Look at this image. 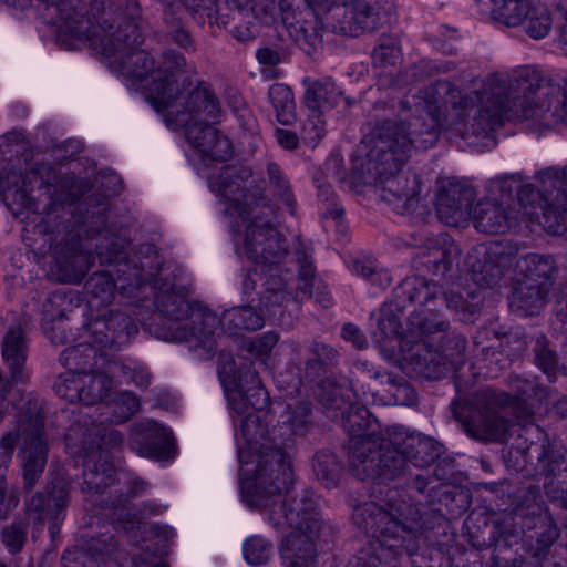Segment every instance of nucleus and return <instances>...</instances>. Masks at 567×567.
I'll use <instances>...</instances> for the list:
<instances>
[{"mask_svg":"<svg viewBox=\"0 0 567 567\" xmlns=\"http://www.w3.org/2000/svg\"><path fill=\"white\" fill-rule=\"evenodd\" d=\"M258 209L239 217L245 225L244 250L249 260L257 265L278 267L277 264L286 256L288 245L269 218L274 210L262 204Z\"/></svg>","mask_w":567,"mask_h":567,"instance_id":"obj_17","label":"nucleus"},{"mask_svg":"<svg viewBox=\"0 0 567 567\" xmlns=\"http://www.w3.org/2000/svg\"><path fill=\"white\" fill-rule=\"evenodd\" d=\"M390 442L401 446L409 465L424 468L434 464L444 454V446L435 439L402 425L386 426Z\"/></svg>","mask_w":567,"mask_h":567,"instance_id":"obj_31","label":"nucleus"},{"mask_svg":"<svg viewBox=\"0 0 567 567\" xmlns=\"http://www.w3.org/2000/svg\"><path fill=\"white\" fill-rule=\"evenodd\" d=\"M113 388V380L103 372H82L80 402L85 405L103 403Z\"/></svg>","mask_w":567,"mask_h":567,"instance_id":"obj_56","label":"nucleus"},{"mask_svg":"<svg viewBox=\"0 0 567 567\" xmlns=\"http://www.w3.org/2000/svg\"><path fill=\"white\" fill-rule=\"evenodd\" d=\"M234 426L241 475L246 476L240 482L241 498L248 507L269 508V516L272 511L279 514L281 506H288L305 493H309L317 503L309 489L289 501L282 499L295 483L291 458L272 440V427L269 430L259 414L249 413L238 420L234 417Z\"/></svg>","mask_w":567,"mask_h":567,"instance_id":"obj_4","label":"nucleus"},{"mask_svg":"<svg viewBox=\"0 0 567 567\" xmlns=\"http://www.w3.org/2000/svg\"><path fill=\"white\" fill-rule=\"evenodd\" d=\"M85 340L64 349L60 362L69 370L79 373L96 364L103 350H117L130 342L138 329L131 315L120 310H107L91 322L84 324Z\"/></svg>","mask_w":567,"mask_h":567,"instance_id":"obj_12","label":"nucleus"},{"mask_svg":"<svg viewBox=\"0 0 567 567\" xmlns=\"http://www.w3.org/2000/svg\"><path fill=\"white\" fill-rule=\"evenodd\" d=\"M532 254L525 252L517 259L512 277L508 307L513 315L526 318L532 315Z\"/></svg>","mask_w":567,"mask_h":567,"instance_id":"obj_38","label":"nucleus"},{"mask_svg":"<svg viewBox=\"0 0 567 567\" xmlns=\"http://www.w3.org/2000/svg\"><path fill=\"white\" fill-rule=\"evenodd\" d=\"M81 551H65L62 559L66 563L78 560L79 556L87 555L100 567H123L128 561L127 555L116 548L114 535L110 528L96 536L89 533L82 536Z\"/></svg>","mask_w":567,"mask_h":567,"instance_id":"obj_35","label":"nucleus"},{"mask_svg":"<svg viewBox=\"0 0 567 567\" xmlns=\"http://www.w3.org/2000/svg\"><path fill=\"white\" fill-rule=\"evenodd\" d=\"M522 247L509 239L485 243L476 249V260L471 265L473 280L482 288L496 285L512 265Z\"/></svg>","mask_w":567,"mask_h":567,"instance_id":"obj_25","label":"nucleus"},{"mask_svg":"<svg viewBox=\"0 0 567 567\" xmlns=\"http://www.w3.org/2000/svg\"><path fill=\"white\" fill-rule=\"evenodd\" d=\"M401 59V49L395 38L382 34L373 49L372 60L377 66L395 65Z\"/></svg>","mask_w":567,"mask_h":567,"instance_id":"obj_63","label":"nucleus"},{"mask_svg":"<svg viewBox=\"0 0 567 567\" xmlns=\"http://www.w3.org/2000/svg\"><path fill=\"white\" fill-rule=\"evenodd\" d=\"M214 125L213 123H202V125L197 123L185 128L187 142L192 146L188 159L198 173L215 162L228 161L234 153L229 138Z\"/></svg>","mask_w":567,"mask_h":567,"instance_id":"obj_26","label":"nucleus"},{"mask_svg":"<svg viewBox=\"0 0 567 567\" xmlns=\"http://www.w3.org/2000/svg\"><path fill=\"white\" fill-rule=\"evenodd\" d=\"M269 522L275 528L291 529L281 545L282 559L288 561L286 567H315L316 542L331 528L316 511V502L311 495L305 493L288 506H281L279 514L272 511Z\"/></svg>","mask_w":567,"mask_h":567,"instance_id":"obj_11","label":"nucleus"},{"mask_svg":"<svg viewBox=\"0 0 567 567\" xmlns=\"http://www.w3.org/2000/svg\"><path fill=\"white\" fill-rule=\"evenodd\" d=\"M492 192L498 198L485 197L471 208L474 227L485 234L503 233L532 224V181L519 173L493 181Z\"/></svg>","mask_w":567,"mask_h":567,"instance_id":"obj_10","label":"nucleus"},{"mask_svg":"<svg viewBox=\"0 0 567 567\" xmlns=\"http://www.w3.org/2000/svg\"><path fill=\"white\" fill-rule=\"evenodd\" d=\"M567 95L560 80L539 73L534 68V116L545 118L546 126L561 121L567 114Z\"/></svg>","mask_w":567,"mask_h":567,"instance_id":"obj_34","label":"nucleus"},{"mask_svg":"<svg viewBox=\"0 0 567 567\" xmlns=\"http://www.w3.org/2000/svg\"><path fill=\"white\" fill-rule=\"evenodd\" d=\"M184 12H188L200 24L206 19L210 24L227 27L230 23L227 16L219 14L216 0H179L168 3L163 16L164 34L168 41L188 53L195 52L197 48L183 20Z\"/></svg>","mask_w":567,"mask_h":567,"instance_id":"obj_19","label":"nucleus"},{"mask_svg":"<svg viewBox=\"0 0 567 567\" xmlns=\"http://www.w3.org/2000/svg\"><path fill=\"white\" fill-rule=\"evenodd\" d=\"M0 393L7 398L13 385L25 383L30 371L27 365L29 343L20 326H11L1 340Z\"/></svg>","mask_w":567,"mask_h":567,"instance_id":"obj_27","label":"nucleus"},{"mask_svg":"<svg viewBox=\"0 0 567 567\" xmlns=\"http://www.w3.org/2000/svg\"><path fill=\"white\" fill-rule=\"evenodd\" d=\"M277 18L289 32L290 38L309 56L322 49V21L312 0H277Z\"/></svg>","mask_w":567,"mask_h":567,"instance_id":"obj_20","label":"nucleus"},{"mask_svg":"<svg viewBox=\"0 0 567 567\" xmlns=\"http://www.w3.org/2000/svg\"><path fill=\"white\" fill-rule=\"evenodd\" d=\"M256 278L262 281L259 305L266 308L268 317H276L281 313V308L292 301L293 293L280 275L279 268L260 265L259 267L250 269L243 280L244 293L248 295L255 290Z\"/></svg>","mask_w":567,"mask_h":567,"instance_id":"obj_29","label":"nucleus"},{"mask_svg":"<svg viewBox=\"0 0 567 567\" xmlns=\"http://www.w3.org/2000/svg\"><path fill=\"white\" fill-rule=\"evenodd\" d=\"M128 241L106 230L96 244V256L101 265L113 266L114 270L93 272L85 282L89 306L92 309L107 307L116 293L123 297H140L144 289L145 256L137 254L130 258Z\"/></svg>","mask_w":567,"mask_h":567,"instance_id":"obj_9","label":"nucleus"},{"mask_svg":"<svg viewBox=\"0 0 567 567\" xmlns=\"http://www.w3.org/2000/svg\"><path fill=\"white\" fill-rule=\"evenodd\" d=\"M563 461V455H560L558 452L545 447L543 453L538 456V463L540 464L542 471L546 476L544 482L545 494L548 498L558 502L561 507L567 509V488L556 485L553 480L547 482V478L555 476L556 473L560 470V463Z\"/></svg>","mask_w":567,"mask_h":567,"instance_id":"obj_55","label":"nucleus"},{"mask_svg":"<svg viewBox=\"0 0 567 567\" xmlns=\"http://www.w3.org/2000/svg\"><path fill=\"white\" fill-rule=\"evenodd\" d=\"M434 102L450 104L460 110L458 117L465 120V112L476 107L473 123L467 133L487 135L501 126L504 121L528 118L532 102V69L519 66L511 74L495 73L481 81V89L472 95H462L461 91L446 80L433 84Z\"/></svg>","mask_w":567,"mask_h":567,"instance_id":"obj_7","label":"nucleus"},{"mask_svg":"<svg viewBox=\"0 0 567 567\" xmlns=\"http://www.w3.org/2000/svg\"><path fill=\"white\" fill-rule=\"evenodd\" d=\"M56 182L54 169L47 163L35 164L22 176L21 192L25 206L35 213L45 214V230L51 235L53 271L58 280L66 284L80 282L93 264L91 250L82 241V237H94L103 230L85 231L76 217L68 215L64 204L78 198L83 185L73 176Z\"/></svg>","mask_w":567,"mask_h":567,"instance_id":"obj_1","label":"nucleus"},{"mask_svg":"<svg viewBox=\"0 0 567 567\" xmlns=\"http://www.w3.org/2000/svg\"><path fill=\"white\" fill-rule=\"evenodd\" d=\"M351 19V23L343 22L341 27L344 32H348V37H359L377 31L381 24L377 1L352 0Z\"/></svg>","mask_w":567,"mask_h":567,"instance_id":"obj_47","label":"nucleus"},{"mask_svg":"<svg viewBox=\"0 0 567 567\" xmlns=\"http://www.w3.org/2000/svg\"><path fill=\"white\" fill-rule=\"evenodd\" d=\"M313 427L312 403L306 400L287 404L277 425L272 426V440L286 451L293 444V436H303Z\"/></svg>","mask_w":567,"mask_h":567,"instance_id":"obj_36","label":"nucleus"},{"mask_svg":"<svg viewBox=\"0 0 567 567\" xmlns=\"http://www.w3.org/2000/svg\"><path fill=\"white\" fill-rule=\"evenodd\" d=\"M440 289L422 279L405 278L396 290V305L402 299L419 300V308L409 316L408 333L420 338L404 354V364L416 377L439 380L457 370L465 360L466 339L452 330L450 321L436 311Z\"/></svg>","mask_w":567,"mask_h":567,"instance_id":"obj_5","label":"nucleus"},{"mask_svg":"<svg viewBox=\"0 0 567 567\" xmlns=\"http://www.w3.org/2000/svg\"><path fill=\"white\" fill-rule=\"evenodd\" d=\"M296 262L298 265V287L297 297L301 295L303 298L313 297V281H315V266L312 262V256L309 255L305 248L300 247L296 249Z\"/></svg>","mask_w":567,"mask_h":567,"instance_id":"obj_61","label":"nucleus"},{"mask_svg":"<svg viewBox=\"0 0 567 567\" xmlns=\"http://www.w3.org/2000/svg\"><path fill=\"white\" fill-rule=\"evenodd\" d=\"M556 267L551 256L534 254V308H544L554 290Z\"/></svg>","mask_w":567,"mask_h":567,"instance_id":"obj_49","label":"nucleus"},{"mask_svg":"<svg viewBox=\"0 0 567 567\" xmlns=\"http://www.w3.org/2000/svg\"><path fill=\"white\" fill-rule=\"evenodd\" d=\"M184 54L173 49H165L155 61L153 78L147 86V97L156 111L173 106L182 95L177 81L178 74L187 70Z\"/></svg>","mask_w":567,"mask_h":567,"instance_id":"obj_24","label":"nucleus"},{"mask_svg":"<svg viewBox=\"0 0 567 567\" xmlns=\"http://www.w3.org/2000/svg\"><path fill=\"white\" fill-rule=\"evenodd\" d=\"M311 467L313 475L322 486L326 488L338 486L343 467L341 461L332 451H317L311 457Z\"/></svg>","mask_w":567,"mask_h":567,"instance_id":"obj_53","label":"nucleus"},{"mask_svg":"<svg viewBox=\"0 0 567 567\" xmlns=\"http://www.w3.org/2000/svg\"><path fill=\"white\" fill-rule=\"evenodd\" d=\"M367 158L362 166L361 182L375 185L379 196L388 203L393 210L405 214L414 210L420 192V181L415 173L403 171L405 163H396L389 152L380 161L370 156V145L367 143Z\"/></svg>","mask_w":567,"mask_h":567,"instance_id":"obj_14","label":"nucleus"},{"mask_svg":"<svg viewBox=\"0 0 567 567\" xmlns=\"http://www.w3.org/2000/svg\"><path fill=\"white\" fill-rule=\"evenodd\" d=\"M536 498L534 495V505L539 508L537 515L534 513V530L537 536V546L534 548V560L537 563L534 561V567H561L554 555H550V548L559 537V529L548 508H543L536 503Z\"/></svg>","mask_w":567,"mask_h":567,"instance_id":"obj_39","label":"nucleus"},{"mask_svg":"<svg viewBox=\"0 0 567 567\" xmlns=\"http://www.w3.org/2000/svg\"><path fill=\"white\" fill-rule=\"evenodd\" d=\"M106 421L89 416L83 420V444L89 449L99 451L112 450L122 445L123 434L106 425Z\"/></svg>","mask_w":567,"mask_h":567,"instance_id":"obj_48","label":"nucleus"},{"mask_svg":"<svg viewBox=\"0 0 567 567\" xmlns=\"http://www.w3.org/2000/svg\"><path fill=\"white\" fill-rule=\"evenodd\" d=\"M303 105L311 113L324 115L334 109L342 99V92L331 78L311 79L303 81Z\"/></svg>","mask_w":567,"mask_h":567,"instance_id":"obj_42","label":"nucleus"},{"mask_svg":"<svg viewBox=\"0 0 567 567\" xmlns=\"http://www.w3.org/2000/svg\"><path fill=\"white\" fill-rule=\"evenodd\" d=\"M475 199V190L468 185L451 183L442 188L436 199L439 218L447 225L456 226L467 219Z\"/></svg>","mask_w":567,"mask_h":567,"instance_id":"obj_37","label":"nucleus"},{"mask_svg":"<svg viewBox=\"0 0 567 567\" xmlns=\"http://www.w3.org/2000/svg\"><path fill=\"white\" fill-rule=\"evenodd\" d=\"M412 278L422 279L429 286L430 285L435 286L440 289L441 292L439 293L437 297H435V299H437V301H440V302H437L435 305H436V311L442 318H444V316L441 313L442 306H445L449 309H453L456 312L462 313L464 316V320L471 319L474 315H476L480 311V302L475 301L476 296L474 293L470 295L471 300H468L463 295L457 293V292H449V293L444 292L443 288L441 286H439L437 284H435L433 281L427 280L424 277L413 276Z\"/></svg>","mask_w":567,"mask_h":567,"instance_id":"obj_57","label":"nucleus"},{"mask_svg":"<svg viewBox=\"0 0 567 567\" xmlns=\"http://www.w3.org/2000/svg\"><path fill=\"white\" fill-rule=\"evenodd\" d=\"M534 352V362L537 363L550 382L554 381L558 368V358L556 351L549 347V342L545 336L537 338Z\"/></svg>","mask_w":567,"mask_h":567,"instance_id":"obj_64","label":"nucleus"},{"mask_svg":"<svg viewBox=\"0 0 567 567\" xmlns=\"http://www.w3.org/2000/svg\"><path fill=\"white\" fill-rule=\"evenodd\" d=\"M485 532L480 534H470L471 544L476 549H486L494 547V554L504 556L507 551H513V557L525 559V556L532 550V542L525 536L522 527L512 523V519L493 522L485 525Z\"/></svg>","mask_w":567,"mask_h":567,"instance_id":"obj_28","label":"nucleus"},{"mask_svg":"<svg viewBox=\"0 0 567 567\" xmlns=\"http://www.w3.org/2000/svg\"><path fill=\"white\" fill-rule=\"evenodd\" d=\"M236 373H238L237 360L231 354L223 353L219 357L218 375L230 411L241 419L255 412L251 410L244 390L240 389V377L236 375Z\"/></svg>","mask_w":567,"mask_h":567,"instance_id":"obj_40","label":"nucleus"},{"mask_svg":"<svg viewBox=\"0 0 567 567\" xmlns=\"http://www.w3.org/2000/svg\"><path fill=\"white\" fill-rule=\"evenodd\" d=\"M118 488L110 493V505L105 507L113 530L127 534L128 542L140 549L131 557L132 567H166L163 560L165 543L175 536L169 526L142 523L133 513L132 501L148 489V483L140 477H117Z\"/></svg>","mask_w":567,"mask_h":567,"instance_id":"obj_8","label":"nucleus"},{"mask_svg":"<svg viewBox=\"0 0 567 567\" xmlns=\"http://www.w3.org/2000/svg\"><path fill=\"white\" fill-rule=\"evenodd\" d=\"M113 463L101 457L95 461L93 455L83 463L81 492L86 495L85 502L91 505L95 517H107L105 507L110 505V495L104 497L105 489L115 482Z\"/></svg>","mask_w":567,"mask_h":567,"instance_id":"obj_33","label":"nucleus"},{"mask_svg":"<svg viewBox=\"0 0 567 567\" xmlns=\"http://www.w3.org/2000/svg\"><path fill=\"white\" fill-rule=\"evenodd\" d=\"M140 255L145 256L144 288L150 284L154 293L155 312L147 319L135 310L145 331L157 339L169 342H187L193 350L202 349L200 357L208 358L216 348L220 320L218 316L189 299L185 286L169 279L153 244L140 246Z\"/></svg>","mask_w":567,"mask_h":567,"instance_id":"obj_3","label":"nucleus"},{"mask_svg":"<svg viewBox=\"0 0 567 567\" xmlns=\"http://www.w3.org/2000/svg\"><path fill=\"white\" fill-rule=\"evenodd\" d=\"M353 522L367 534L377 538L379 545L361 551L355 567H398L403 557L411 559L412 567H433L424 557L414 558L425 533L435 528H447L446 518L422 503L412 502L396 489H390L382 503L367 502L353 509Z\"/></svg>","mask_w":567,"mask_h":567,"instance_id":"obj_2","label":"nucleus"},{"mask_svg":"<svg viewBox=\"0 0 567 567\" xmlns=\"http://www.w3.org/2000/svg\"><path fill=\"white\" fill-rule=\"evenodd\" d=\"M534 179V190L540 203H550V198L567 199V167H547L539 171Z\"/></svg>","mask_w":567,"mask_h":567,"instance_id":"obj_51","label":"nucleus"},{"mask_svg":"<svg viewBox=\"0 0 567 567\" xmlns=\"http://www.w3.org/2000/svg\"><path fill=\"white\" fill-rule=\"evenodd\" d=\"M70 482L62 472L50 473V481L43 491L27 495L23 511L28 523L33 525V532L42 530L47 520L64 519L68 506Z\"/></svg>","mask_w":567,"mask_h":567,"instance_id":"obj_23","label":"nucleus"},{"mask_svg":"<svg viewBox=\"0 0 567 567\" xmlns=\"http://www.w3.org/2000/svg\"><path fill=\"white\" fill-rule=\"evenodd\" d=\"M401 287V284L393 291V299L390 303H384L379 312L372 313V318H375L377 330L372 332V339L381 343L385 339L400 338L403 333V327L400 318L395 311H404L408 305L415 303V309L419 308V300H409L406 297L402 299L404 306L400 307L396 305V290Z\"/></svg>","mask_w":567,"mask_h":567,"instance_id":"obj_44","label":"nucleus"},{"mask_svg":"<svg viewBox=\"0 0 567 567\" xmlns=\"http://www.w3.org/2000/svg\"><path fill=\"white\" fill-rule=\"evenodd\" d=\"M17 424L21 437L22 488L30 492L42 476L48 462V439L44 431L43 405L32 393L18 406Z\"/></svg>","mask_w":567,"mask_h":567,"instance_id":"obj_15","label":"nucleus"},{"mask_svg":"<svg viewBox=\"0 0 567 567\" xmlns=\"http://www.w3.org/2000/svg\"><path fill=\"white\" fill-rule=\"evenodd\" d=\"M252 183L251 171L245 166L226 165L207 176L210 190L228 203L225 214L230 216L245 217L265 204L261 188Z\"/></svg>","mask_w":567,"mask_h":567,"instance_id":"obj_18","label":"nucleus"},{"mask_svg":"<svg viewBox=\"0 0 567 567\" xmlns=\"http://www.w3.org/2000/svg\"><path fill=\"white\" fill-rule=\"evenodd\" d=\"M130 444L140 456L159 462L172 461L177 451L172 431L154 420L134 424Z\"/></svg>","mask_w":567,"mask_h":567,"instance_id":"obj_30","label":"nucleus"},{"mask_svg":"<svg viewBox=\"0 0 567 567\" xmlns=\"http://www.w3.org/2000/svg\"><path fill=\"white\" fill-rule=\"evenodd\" d=\"M140 409V399L136 394L130 391H123L115 394V396L105 403H102L99 419L110 423H124L128 421Z\"/></svg>","mask_w":567,"mask_h":567,"instance_id":"obj_52","label":"nucleus"},{"mask_svg":"<svg viewBox=\"0 0 567 567\" xmlns=\"http://www.w3.org/2000/svg\"><path fill=\"white\" fill-rule=\"evenodd\" d=\"M543 209L538 224L548 234L561 235L567 228V199L550 198V203H540Z\"/></svg>","mask_w":567,"mask_h":567,"instance_id":"obj_59","label":"nucleus"},{"mask_svg":"<svg viewBox=\"0 0 567 567\" xmlns=\"http://www.w3.org/2000/svg\"><path fill=\"white\" fill-rule=\"evenodd\" d=\"M439 134L436 118L426 111L410 120L379 121L364 142L370 145V156L373 161H380L392 152L396 163H406L412 148L426 150L433 146L439 140Z\"/></svg>","mask_w":567,"mask_h":567,"instance_id":"obj_13","label":"nucleus"},{"mask_svg":"<svg viewBox=\"0 0 567 567\" xmlns=\"http://www.w3.org/2000/svg\"><path fill=\"white\" fill-rule=\"evenodd\" d=\"M267 181L268 188L271 194L285 204L291 214L295 213L296 199L290 186V182L281 169V167L274 162L267 164Z\"/></svg>","mask_w":567,"mask_h":567,"instance_id":"obj_60","label":"nucleus"},{"mask_svg":"<svg viewBox=\"0 0 567 567\" xmlns=\"http://www.w3.org/2000/svg\"><path fill=\"white\" fill-rule=\"evenodd\" d=\"M452 69V62L420 60L404 71L402 82L405 84L421 82L435 73H446Z\"/></svg>","mask_w":567,"mask_h":567,"instance_id":"obj_62","label":"nucleus"},{"mask_svg":"<svg viewBox=\"0 0 567 567\" xmlns=\"http://www.w3.org/2000/svg\"><path fill=\"white\" fill-rule=\"evenodd\" d=\"M181 96L173 106L158 111L165 113L166 125L176 128H187L192 124H217L223 117L220 101L215 94L212 85L204 81H197L183 102L178 103Z\"/></svg>","mask_w":567,"mask_h":567,"instance_id":"obj_21","label":"nucleus"},{"mask_svg":"<svg viewBox=\"0 0 567 567\" xmlns=\"http://www.w3.org/2000/svg\"><path fill=\"white\" fill-rule=\"evenodd\" d=\"M49 165L54 169L56 174V182H53V184H59L60 181L66 176H73L83 185V189L79 194L78 198L71 204V206L68 203L64 204V208L68 209L66 214L76 217L79 224L86 227L85 231L92 233L94 230H106L110 212L109 197L112 195H117L122 190V182L120 177L114 173L103 175L101 186L104 188L105 193L91 194L86 196L82 203L74 207V204L86 192V183L73 174H65L64 176L60 177L56 169L51 164Z\"/></svg>","mask_w":567,"mask_h":567,"instance_id":"obj_22","label":"nucleus"},{"mask_svg":"<svg viewBox=\"0 0 567 567\" xmlns=\"http://www.w3.org/2000/svg\"><path fill=\"white\" fill-rule=\"evenodd\" d=\"M236 375L240 377V389L244 390L246 399L254 412L266 409L269 404V394L261 384L260 378L252 363L244 358H238Z\"/></svg>","mask_w":567,"mask_h":567,"instance_id":"obj_46","label":"nucleus"},{"mask_svg":"<svg viewBox=\"0 0 567 567\" xmlns=\"http://www.w3.org/2000/svg\"><path fill=\"white\" fill-rule=\"evenodd\" d=\"M296 367L299 371L295 388L302 383H315L332 374L339 364L340 353L332 346L311 340L302 348H295Z\"/></svg>","mask_w":567,"mask_h":567,"instance_id":"obj_32","label":"nucleus"},{"mask_svg":"<svg viewBox=\"0 0 567 567\" xmlns=\"http://www.w3.org/2000/svg\"><path fill=\"white\" fill-rule=\"evenodd\" d=\"M268 316L266 308L260 306V310L251 306H238L226 310L223 313L219 329L223 326L230 333L238 334L241 331H256L264 327L265 317Z\"/></svg>","mask_w":567,"mask_h":567,"instance_id":"obj_45","label":"nucleus"},{"mask_svg":"<svg viewBox=\"0 0 567 567\" xmlns=\"http://www.w3.org/2000/svg\"><path fill=\"white\" fill-rule=\"evenodd\" d=\"M529 382L520 388L519 394L509 395L492 389L481 390L471 399L456 398L451 403L454 417L462 423L465 433L477 441L503 442L507 434L512 440L507 464L516 472L524 471L529 463L530 443L526 426L530 423L527 392Z\"/></svg>","mask_w":567,"mask_h":567,"instance_id":"obj_6","label":"nucleus"},{"mask_svg":"<svg viewBox=\"0 0 567 567\" xmlns=\"http://www.w3.org/2000/svg\"><path fill=\"white\" fill-rule=\"evenodd\" d=\"M350 472L360 481L386 484L411 475V467L401 446L390 442L385 433L379 440H363L349 455Z\"/></svg>","mask_w":567,"mask_h":567,"instance_id":"obj_16","label":"nucleus"},{"mask_svg":"<svg viewBox=\"0 0 567 567\" xmlns=\"http://www.w3.org/2000/svg\"><path fill=\"white\" fill-rule=\"evenodd\" d=\"M226 4L233 11L231 20H235V14L258 19L266 24L277 20V0H226Z\"/></svg>","mask_w":567,"mask_h":567,"instance_id":"obj_54","label":"nucleus"},{"mask_svg":"<svg viewBox=\"0 0 567 567\" xmlns=\"http://www.w3.org/2000/svg\"><path fill=\"white\" fill-rule=\"evenodd\" d=\"M315 8L319 10V20L322 21V32L324 28L333 33L348 35L343 31L342 23H351L352 0H312Z\"/></svg>","mask_w":567,"mask_h":567,"instance_id":"obj_50","label":"nucleus"},{"mask_svg":"<svg viewBox=\"0 0 567 567\" xmlns=\"http://www.w3.org/2000/svg\"><path fill=\"white\" fill-rule=\"evenodd\" d=\"M341 414L343 427L351 436L350 454L359 441L379 440L385 434V429H381L378 420L363 405H353L351 402Z\"/></svg>","mask_w":567,"mask_h":567,"instance_id":"obj_41","label":"nucleus"},{"mask_svg":"<svg viewBox=\"0 0 567 567\" xmlns=\"http://www.w3.org/2000/svg\"><path fill=\"white\" fill-rule=\"evenodd\" d=\"M315 383L316 398L329 410L343 411L355 396L353 384L346 377L331 374Z\"/></svg>","mask_w":567,"mask_h":567,"instance_id":"obj_43","label":"nucleus"},{"mask_svg":"<svg viewBox=\"0 0 567 567\" xmlns=\"http://www.w3.org/2000/svg\"><path fill=\"white\" fill-rule=\"evenodd\" d=\"M268 99L276 112V117L284 125H291L297 120L296 103L291 89L282 83H275L268 90Z\"/></svg>","mask_w":567,"mask_h":567,"instance_id":"obj_58","label":"nucleus"}]
</instances>
